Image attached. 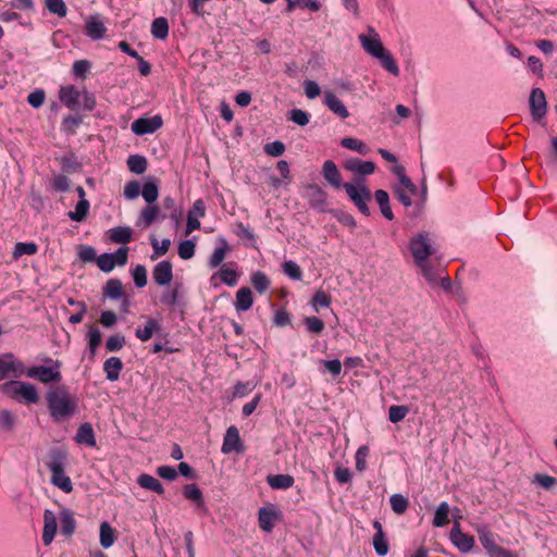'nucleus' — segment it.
<instances>
[{
	"label": "nucleus",
	"mask_w": 557,
	"mask_h": 557,
	"mask_svg": "<svg viewBox=\"0 0 557 557\" xmlns=\"http://www.w3.org/2000/svg\"><path fill=\"white\" fill-rule=\"evenodd\" d=\"M46 400L49 413L55 422L72 418L77 411L78 398L72 395L65 385L49 389Z\"/></svg>",
	"instance_id": "obj_1"
},
{
	"label": "nucleus",
	"mask_w": 557,
	"mask_h": 557,
	"mask_svg": "<svg viewBox=\"0 0 557 557\" xmlns=\"http://www.w3.org/2000/svg\"><path fill=\"white\" fill-rule=\"evenodd\" d=\"M410 251L417 265L422 270L429 281L435 280L432 269L428 264L429 257L435 253L428 233H421L410 240Z\"/></svg>",
	"instance_id": "obj_2"
},
{
	"label": "nucleus",
	"mask_w": 557,
	"mask_h": 557,
	"mask_svg": "<svg viewBox=\"0 0 557 557\" xmlns=\"http://www.w3.org/2000/svg\"><path fill=\"white\" fill-rule=\"evenodd\" d=\"M66 455L60 450L52 451L47 467L51 472V483L64 493H71L73 485L71 479L65 474L64 463Z\"/></svg>",
	"instance_id": "obj_3"
},
{
	"label": "nucleus",
	"mask_w": 557,
	"mask_h": 557,
	"mask_svg": "<svg viewBox=\"0 0 557 557\" xmlns=\"http://www.w3.org/2000/svg\"><path fill=\"white\" fill-rule=\"evenodd\" d=\"M479 541L490 557H519L517 552L504 548L495 542L494 533L486 527L476 529Z\"/></svg>",
	"instance_id": "obj_4"
},
{
	"label": "nucleus",
	"mask_w": 557,
	"mask_h": 557,
	"mask_svg": "<svg viewBox=\"0 0 557 557\" xmlns=\"http://www.w3.org/2000/svg\"><path fill=\"white\" fill-rule=\"evenodd\" d=\"M343 188L347 193L350 200L355 203V206L359 209V211L366 215H370V209L368 207V202L371 201L372 195L370 189L361 184V180L356 181V185L351 183H345Z\"/></svg>",
	"instance_id": "obj_5"
},
{
	"label": "nucleus",
	"mask_w": 557,
	"mask_h": 557,
	"mask_svg": "<svg viewBox=\"0 0 557 557\" xmlns=\"http://www.w3.org/2000/svg\"><path fill=\"white\" fill-rule=\"evenodd\" d=\"M46 362H52V359L46 358ZM61 363L59 361H53L52 367H44V366H34L25 369V374L30 379H36L41 383H59L62 380V375L60 372Z\"/></svg>",
	"instance_id": "obj_6"
},
{
	"label": "nucleus",
	"mask_w": 557,
	"mask_h": 557,
	"mask_svg": "<svg viewBox=\"0 0 557 557\" xmlns=\"http://www.w3.org/2000/svg\"><path fill=\"white\" fill-rule=\"evenodd\" d=\"M163 125V120L160 115H154L152 117H139L135 120L131 128L136 135H146L152 134Z\"/></svg>",
	"instance_id": "obj_7"
},
{
	"label": "nucleus",
	"mask_w": 557,
	"mask_h": 557,
	"mask_svg": "<svg viewBox=\"0 0 557 557\" xmlns=\"http://www.w3.org/2000/svg\"><path fill=\"white\" fill-rule=\"evenodd\" d=\"M24 364L14 359L12 354H4L0 356V381L8 377L10 374L20 376L24 374Z\"/></svg>",
	"instance_id": "obj_8"
},
{
	"label": "nucleus",
	"mask_w": 557,
	"mask_h": 557,
	"mask_svg": "<svg viewBox=\"0 0 557 557\" xmlns=\"http://www.w3.org/2000/svg\"><path fill=\"white\" fill-rule=\"evenodd\" d=\"M221 450L225 455L232 454L234 451L243 453L245 450L239 431L235 425H232L226 430Z\"/></svg>",
	"instance_id": "obj_9"
},
{
	"label": "nucleus",
	"mask_w": 557,
	"mask_h": 557,
	"mask_svg": "<svg viewBox=\"0 0 557 557\" xmlns=\"http://www.w3.org/2000/svg\"><path fill=\"white\" fill-rule=\"evenodd\" d=\"M82 92L74 85L62 86L59 90L61 102L70 110L77 111L79 109V99Z\"/></svg>",
	"instance_id": "obj_10"
},
{
	"label": "nucleus",
	"mask_w": 557,
	"mask_h": 557,
	"mask_svg": "<svg viewBox=\"0 0 557 557\" xmlns=\"http://www.w3.org/2000/svg\"><path fill=\"white\" fill-rule=\"evenodd\" d=\"M531 114L534 120H541L546 114L545 94L540 88H534L530 95Z\"/></svg>",
	"instance_id": "obj_11"
},
{
	"label": "nucleus",
	"mask_w": 557,
	"mask_h": 557,
	"mask_svg": "<svg viewBox=\"0 0 557 557\" xmlns=\"http://www.w3.org/2000/svg\"><path fill=\"white\" fill-rule=\"evenodd\" d=\"M450 540L462 553L470 552L474 546V537L463 533L458 523L450 531Z\"/></svg>",
	"instance_id": "obj_12"
},
{
	"label": "nucleus",
	"mask_w": 557,
	"mask_h": 557,
	"mask_svg": "<svg viewBox=\"0 0 557 557\" xmlns=\"http://www.w3.org/2000/svg\"><path fill=\"white\" fill-rule=\"evenodd\" d=\"M371 33L373 36L369 37L367 35H360L359 39L362 45V48L371 55L379 58L384 51L385 48L382 45V41L379 38V35L371 28Z\"/></svg>",
	"instance_id": "obj_13"
},
{
	"label": "nucleus",
	"mask_w": 557,
	"mask_h": 557,
	"mask_svg": "<svg viewBox=\"0 0 557 557\" xmlns=\"http://www.w3.org/2000/svg\"><path fill=\"white\" fill-rule=\"evenodd\" d=\"M152 277L158 285H168L173 278V267L170 261L159 262L152 271Z\"/></svg>",
	"instance_id": "obj_14"
},
{
	"label": "nucleus",
	"mask_w": 557,
	"mask_h": 557,
	"mask_svg": "<svg viewBox=\"0 0 557 557\" xmlns=\"http://www.w3.org/2000/svg\"><path fill=\"white\" fill-rule=\"evenodd\" d=\"M58 523L54 513L46 509L44 512V530H42V542L46 546L50 545L57 533Z\"/></svg>",
	"instance_id": "obj_15"
},
{
	"label": "nucleus",
	"mask_w": 557,
	"mask_h": 557,
	"mask_svg": "<svg viewBox=\"0 0 557 557\" xmlns=\"http://www.w3.org/2000/svg\"><path fill=\"white\" fill-rule=\"evenodd\" d=\"M107 27L100 20L99 15H91L85 24V34L94 40H99L104 37Z\"/></svg>",
	"instance_id": "obj_16"
},
{
	"label": "nucleus",
	"mask_w": 557,
	"mask_h": 557,
	"mask_svg": "<svg viewBox=\"0 0 557 557\" xmlns=\"http://www.w3.org/2000/svg\"><path fill=\"white\" fill-rule=\"evenodd\" d=\"M344 168L347 171L361 175H370L375 171V164L372 161H363L359 158H350L345 161Z\"/></svg>",
	"instance_id": "obj_17"
},
{
	"label": "nucleus",
	"mask_w": 557,
	"mask_h": 557,
	"mask_svg": "<svg viewBox=\"0 0 557 557\" xmlns=\"http://www.w3.org/2000/svg\"><path fill=\"white\" fill-rule=\"evenodd\" d=\"M306 198L314 209L322 210L326 203V193L317 184H309L306 187Z\"/></svg>",
	"instance_id": "obj_18"
},
{
	"label": "nucleus",
	"mask_w": 557,
	"mask_h": 557,
	"mask_svg": "<svg viewBox=\"0 0 557 557\" xmlns=\"http://www.w3.org/2000/svg\"><path fill=\"white\" fill-rule=\"evenodd\" d=\"M322 174L324 180L333 187H343L344 184L342 183V174L334 161L327 160L323 163Z\"/></svg>",
	"instance_id": "obj_19"
},
{
	"label": "nucleus",
	"mask_w": 557,
	"mask_h": 557,
	"mask_svg": "<svg viewBox=\"0 0 557 557\" xmlns=\"http://www.w3.org/2000/svg\"><path fill=\"white\" fill-rule=\"evenodd\" d=\"M324 103L327 108L341 119H346L349 116V112L343 101L333 92H325Z\"/></svg>",
	"instance_id": "obj_20"
},
{
	"label": "nucleus",
	"mask_w": 557,
	"mask_h": 557,
	"mask_svg": "<svg viewBox=\"0 0 557 557\" xmlns=\"http://www.w3.org/2000/svg\"><path fill=\"white\" fill-rule=\"evenodd\" d=\"M123 369V362L119 357H110L103 363V371L107 380L115 382L120 377V373Z\"/></svg>",
	"instance_id": "obj_21"
},
{
	"label": "nucleus",
	"mask_w": 557,
	"mask_h": 557,
	"mask_svg": "<svg viewBox=\"0 0 557 557\" xmlns=\"http://www.w3.org/2000/svg\"><path fill=\"white\" fill-rule=\"evenodd\" d=\"M160 324L157 320L152 318H148L144 326H138L136 329V337L141 342L149 341L154 333L160 331Z\"/></svg>",
	"instance_id": "obj_22"
},
{
	"label": "nucleus",
	"mask_w": 557,
	"mask_h": 557,
	"mask_svg": "<svg viewBox=\"0 0 557 557\" xmlns=\"http://www.w3.org/2000/svg\"><path fill=\"white\" fill-rule=\"evenodd\" d=\"M75 441L78 444H85L89 447L96 446L95 432L90 423L82 424L75 435Z\"/></svg>",
	"instance_id": "obj_23"
},
{
	"label": "nucleus",
	"mask_w": 557,
	"mask_h": 557,
	"mask_svg": "<svg viewBox=\"0 0 557 557\" xmlns=\"http://www.w3.org/2000/svg\"><path fill=\"white\" fill-rule=\"evenodd\" d=\"M267 482L273 490H288L294 485L295 480L289 474H270L267 476Z\"/></svg>",
	"instance_id": "obj_24"
},
{
	"label": "nucleus",
	"mask_w": 557,
	"mask_h": 557,
	"mask_svg": "<svg viewBox=\"0 0 557 557\" xmlns=\"http://www.w3.org/2000/svg\"><path fill=\"white\" fill-rule=\"evenodd\" d=\"M253 304L252 293L249 287H240L236 293L235 308L237 311H247Z\"/></svg>",
	"instance_id": "obj_25"
},
{
	"label": "nucleus",
	"mask_w": 557,
	"mask_h": 557,
	"mask_svg": "<svg viewBox=\"0 0 557 557\" xmlns=\"http://www.w3.org/2000/svg\"><path fill=\"white\" fill-rule=\"evenodd\" d=\"M17 387L20 389V401H24L27 405L38 403L39 395L35 385L22 382Z\"/></svg>",
	"instance_id": "obj_26"
},
{
	"label": "nucleus",
	"mask_w": 557,
	"mask_h": 557,
	"mask_svg": "<svg viewBox=\"0 0 557 557\" xmlns=\"http://www.w3.org/2000/svg\"><path fill=\"white\" fill-rule=\"evenodd\" d=\"M137 483L146 490L152 491L159 495L164 493V488L160 481L150 474L143 473L137 478Z\"/></svg>",
	"instance_id": "obj_27"
},
{
	"label": "nucleus",
	"mask_w": 557,
	"mask_h": 557,
	"mask_svg": "<svg viewBox=\"0 0 557 557\" xmlns=\"http://www.w3.org/2000/svg\"><path fill=\"white\" fill-rule=\"evenodd\" d=\"M374 197H375L377 205L380 206L381 213L383 214V216L386 218L387 220L392 221L394 219V214H393L392 208L389 206V196H388L387 191H385L383 189H377L374 193Z\"/></svg>",
	"instance_id": "obj_28"
},
{
	"label": "nucleus",
	"mask_w": 557,
	"mask_h": 557,
	"mask_svg": "<svg viewBox=\"0 0 557 557\" xmlns=\"http://www.w3.org/2000/svg\"><path fill=\"white\" fill-rule=\"evenodd\" d=\"M124 295L123 284L117 278H110L103 287V296L110 299H120Z\"/></svg>",
	"instance_id": "obj_29"
},
{
	"label": "nucleus",
	"mask_w": 557,
	"mask_h": 557,
	"mask_svg": "<svg viewBox=\"0 0 557 557\" xmlns=\"http://www.w3.org/2000/svg\"><path fill=\"white\" fill-rule=\"evenodd\" d=\"M87 341L88 349L90 351L91 357H94L102 342L101 332L96 324L88 325Z\"/></svg>",
	"instance_id": "obj_30"
},
{
	"label": "nucleus",
	"mask_w": 557,
	"mask_h": 557,
	"mask_svg": "<svg viewBox=\"0 0 557 557\" xmlns=\"http://www.w3.org/2000/svg\"><path fill=\"white\" fill-rule=\"evenodd\" d=\"M216 277L220 278L221 282L228 286H235L238 281V273L226 265H223L216 273L212 275V281Z\"/></svg>",
	"instance_id": "obj_31"
},
{
	"label": "nucleus",
	"mask_w": 557,
	"mask_h": 557,
	"mask_svg": "<svg viewBox=\"0 0 557 557\" xmlns=\"http://www.w3.org/2000/svg\"><path fill=\"white\" fill-rule=\"evenodd\" d=\"M109 238L116 244H127L132 240V230L126 226L113 227L109 231Z\"/></svg>",
	"instance_id": "obj_32"
},
{
	"label": "nucleus",
	"mask_w": 557,
	"mask_h": 557,
	"mask_svg": "<svg viewBox=\"0 0 557 557\" xmlns=\"http://www.w3.org/2000/svg\"><path fill=\"white\" fill-rule=\"evenodd\" d=\"M276 517L273 510L261 508L258 517L260 528L265 532H271L274 528Z\"/></svg>",
	"instance_id": "obj_33"
},
{
	"label": "nucleus",
	"mask_w": 557,
	"mask_h": 557,
	"mask_svg": "<svg viewBox=\"0 0 557 557\" xmlns=\"http://www.w3.org/2000/svg\"><path fill=\"white\" fill-rule=\"evenodd\" d=\"M151 34L157 39L164 40L169 36V23L165 17H157L151 24Z\"/></svg>",
	"instance_id": "obj_34"
},
{
	"label": "nucleus",
	"mask_w": 557,
	"mask_h": 557,
	"mask_svg": "<svg viewBox=\"0 0 557 557\" xmlns=\"http://www.w3.org/2000/svg\"><path fill=\"white\" fill-rule=\"evenodd\" d=\"M60 519H61V532L66 536H71L74 533L75 528H76V522L73 517V513L70 510L64 509L61 511Z\"/></svg>",
	"instance_id": "obj_35"
},
{
	"label": "nucleus",
	"mask_w": 557,
	"mask_h": 557,
	"mask_svg": "<svg viewBox=\"0 0 557 557\" xmlns=\"http://www.w3.org/2000/svg\"><path fill=\"white\" fill-rule=\"evenodd\" d=\"M127 166L135 174H143L148 168L147 159L139 154H132L127 159Z\"/></svg>",
	"instance_id": "obj_36"
},
{
	"label": "nucleus",
	"mask_w": 557,
	"mask_h": 557,
	"mask_svg": "<svg viewBox=\"0 0 557 557\" xmlns=\"http://www.w3.org/2000/svg\"><path fill=\"white\" fill-rule=\"evenodd\" d=\"M37 251L38 246L35 243H17L14 246L12 258L14 261H17L22 256H33L37 253Z\"/></svg>",
	"instance_id": "obj_37"
},
{
	"label": "nucleus",
	"mask_w": 557,
	"mask_h": 557,
	"mask_svg": "<svg viewBox=\"0 0 557 557\" xmlns=\"http://www.w3.org/2000/svg\"><path fill=\"white\" fill-rule=\"evenodd\" d=\"M89 201L87 199H79L75 210L69 212V218L76 222L84 221L89 212Z\"/></svg>",
	"instance_id": "obj_38"
},
{
	"label": "nucleus",
	"mask_w": 557,
	"mask_h": 557,
	"mask_svg": "<svg viewBox=\"0 0 557 557\" xmlns=\"http://www.w3.org/2000/svg\"><path fill=\"white\" fill-rule=\"evenodd\" d=\"M331 302V295L322 289L317 290L311 300V305L315 312H319L320 308L330 307Z\"/></svg>",
	"instance_id": "obj_39"
},
{
	"label": "nucleus",
	"mask_w": 557,
	"mask_h": 557,
	"mask_svg": "<svg viewBox=\"0 0 557 557\" xmlns=\"http://www.w3.org/2000/svg\"><path fill=\"white\" fill-rule=\"evenodd\" d=\"M341 145L344 148L357 151L358 153L366 156L369 153V147L361 140L352 137L342 139Z\"/></svg>",
	"instance_id": "obj_40"
},
{
	"label": "nucleus",
	"mask_w": 557,
	"mask_h": 557,
	"mask_svg": "<svg viewBox=\"0 0 557 557\" xmlns=\"http://www.w3.org/2000/svg\"><path fill=\"white\" fill-rule=\"evenodd\" d=\"M183 495L186 499L195 502L198 506H203L202 492L196 484H187L183 490Z\"/></svg>",
	"instance_id": "obj_41"
},
{
	"label": "nucleus",
	"mask_w": 557,
	"mask_h": 557,
	"mask_svg": "<svg viewBox=\"0 0 557 557\" xmlns=\"http://www.w3.org/2000/svg\"><path fill=\"white\" fill-rule=\"evenodd\" d=\"M448 515H449V506H448V504L445 503V502L441 503L440 506L437 507L436 511H435L434 519H433V524L435 527H444V525H446L449 522Z\"/></svg>",
	"instance_id": "obj_42"
},
{
	"label": "nucleus",
	"mask_w": 557,
	"mask_h": 557,
	"mask_svg": "<svg viewBox=\"0 0 557 557\" xmlns=\"http://www.w3.org/2000/svg\"><path fill=\"white\" fill-rule=\"evenodd\" d=\"M114 540V530L108 522H102L100 525V544L108 548L113 545Z\"/></svg>",
	"instance_id": "obj_43"
},
{
	"label": "nucleus",
	"mask_w": 557,
	"mask_h": 557,
	"mask_svg": "<svg viewBox=\"0 0 557 557\" xmlns=\"http://www.w3.org/2000/svg\"><path fill=\"white\" fill-rule=\"evenodd\" d=\"M251 283L255 289L260 294H263L270 287V280L263 272L260 271L255 272L251 275Z\"/></svg>",
	"instance_id": "obj_44"
},
{
	"label": "nucleus",
	"mask_w": 557,
	"mask_h": 557,
	"mask_svg": "<svg viewBox=\"0 0 557 557\" xmlns=\"http://www.w3.org/2000/svg\"><path fill=\"white\" fill-rule=\"evenodd\" d=\"M391 507L393 511L397 515H403L406 512L409 506V502L400 494H394L389 498Z\"/></svg>",
	"instance_id": "obj_45"
},
{
	"label": "nucleus",
	"mask_w": 557,
	"mask_h": 557,
	"mask_svg": "<svg viewBox=\"0 0 557 557\" xmlns=\"http://www.w3.org/2000/svg\"><path fill=\"white\" fill-rule=\"evenodd\" d=\"M15 426V416L8 409H0V429L12 432Z\"/></svg>",
	"instance_id": "obj_46"
},
{
	"label": "nucleus",
	"mask_w": 557,
	"mask_h": 557,
	"mask_svg": "<svg viewBox=\"0 0 557 557\" xmlns=\"http://www.w3.org/2000/svg\"><path fill=\"white\" fill-rule=\"evenodd\" d=\"M45 7L50 13L64 17L67 13V8L63 0H45Z\"/></svg>",
	"instance_id": "obj_47"
},
{
	"label": "nucleus",
	"mask_w": 557,
	"mask_h": 557,
	"mask_svg": "<svg viewBox=\"0 0 557 557\" xmlns=\"http://www.w3.org/2000/svg\"><path fill=\"white\" fill-rule=\"evenodd\" d=\"M532 483L540 485L544 490H552L557 485V479L548 474L535 473Z\"/></svg>",
	"instance_id": "obj_48"
},
{
	"label": "nucleus",
	"mask_w": 557,
	"mask_h": 557,
	"mask_svg": "<svg viewBox=\"0 0 557 557\" xmlns=\"http://www.w3.org/2000/svg\"><path fill=\"white\" fill-rule=\"evenodd\" d=\"M372 543L377 555L385 556L388 553L389 546L385 540L384 532H376L373 535Z\"/></svg>",
	"instance_id": "obj_49"
},
{
	"label": "nucleus",
	"mask_w": 557,
	"mask_h": 557,
	"mask_svg": "<svg viewBox=\"0 0 557 557\" xmlns=\"http://www.w3.org/2000/svg\"><path fill=\"white\" fill-rule=\"evenodd\" d=\"M141 195H143L144 199L149 205L153 203L158 199V196H159V189H158L157 184L153 182L145 183V185L141 189Z\"/></svg>",
	"instance_id": "obj_50"
},
{
	"label": "nucleus",
	"mask_w": 557,
	"mask_h": 557,
	"mask_svg": "<svg viewBox=\"0 0 557 557\" xmlns=\"http://www.w3.org/2000/svg\"><path fill=\"white\" fill-rule=\"evenodd\" d=\"M377 59L381 61V63L385 70H387L389 73H392L394 75H398V73H399L398 65L395 62L392 54L387 50H385Z\"/></svg>",
	"instance_id": "obj_51"
},
{
	"label": "nucleus",
	"mask_w": 557,
	"mask_h": 557,
	"mask_svg": "<svg viewBox=\"0 0 557 557\" xmlns=\"http://www.w3.org/2000/svg\"><path fill=\"white\" fill-rule=\"evenodd\" d=\"M151 246L153 248V255L151 256L152 259H157L163 255H165L171 246V240L169 238H164L159 243L158 239L153 238L151 240Z\"/></svg>",
	"instance_id": "obj_52"
},
{
	"label": "nucleus",
	"mask_w": 557,
	"mask_h": 557,
	"mask_svg": "<svg viewBox=\"0 0 557 557\" xmlns=\"http://www.w3.org/2000/svg\"><path fill=\"white\" fill-rule=\"evenodd\" d=\"M409 409L407 406H391L388 409V419L393 423L400 422L408 414Z\"/></svg>",
	"instance_id": "obj_53"
},
{
	"label": "nucleus",
	"mask_w": 557,
	"mask_h": 557,
	"mask_svg": "<svg viewBox=\"0 0 557 557\" xmlns=\"http://www.w3.org/2000/svg\"><path fill=\"white\" fill-rule=\"evenodd\" d=\"M159 213L160 209L158 206L150 205L145 207L140 212V216L145 222V226H150L154 222Z\"/></svg>",
	"instance_id": "obj_54"
},
{
	"label": "nucleus",
	"mask_w": 557,
	"mask_h": 557,
	"mask_svg": "<svg viewBox=\"0 0 557 557\" xmlns=\"http://www.w3.org/2000/svg\"><path fill=\"white\" fill-rule=\"evenodd\" d=\"M283 271L286 275H288L293 280H301L302 271L300 267L295 261H285L283 263Z\"/></svg>",
	"instance_id": "obj_55"
},
{
	"label": "nucleus",
	"mask_w": 557,
	"mask_h": 557,
	"mask_svg": "<svg viewBox=\"0 0 557 557\" xmlns=\"http://www.w3.org/2000/svg\"><path fill=\"white\" fill-rule=\"evenodd\" d=\"M227 250L228 247L226 244L222 247L215 248L210 257L209 265L211 268H218L225 259Z\"/></svg>",
	"instance_id": "obj_56"
},
{
	"label": "nucleus",
	"mask_w": 557,
	"mask_h": 557,
	"mask_svg": "<svg viewBox=\"0 0 557 557\" xmlns=\"http://www.w3.org/2000/svg\"><path fill=\"white\" fill-rule=\"evenodd\" d=\"M97 265L103 272H110L115 267V261L113 260V256L111 253H102L96 259Z\"/></svg>",
	"instance_id": "obj_57"
},
{
	"label": "nucleus",
	"mask_w": 557,
	"mask_h": 557,
	"mask_svg": "<svg viewBox=\"0 0 557 557\" xmlns=\"http://www.w3.org/2000/svg\"><path fill=\"white\" fill-rule=\"evenodd\" d=\"M20 381H9L1 385V391L7 396L20 400V389L17 385H21Z\"/></svg>",
	"instance_id": "obj_58"
},
{
	"label": "nucleus",
	"mask_w": 557,
	"mask_h": 557,
	"mask_svg": "<svg viewBox=\"0 0 557 557\" xmlns=\"http://www.w3.org/2000/svg\"><path fill=\"white\" fill-rule=\"evenodd\" d=\"M307 330L311 333L319 334L324 330V322L318 317H308L305 319Z\"/></svg>",
	"instance_id": "obj_59"
},
{
	"label": "nucleus",
	"mask_w": 557,
	"mask_h": 557,
	"mask_svg": "<svg viewBox=\"0 0 557 557\" xmlns=\"http://www.w3.org/2000/svg\"><path fill=\"white\" fill-rule=\"evenodd\" d=\"M51 186L55 191L64 193L70 188V181L63 174L54 175L51 180Z\"/></svg>",
	"instance_id": "obj_60"
},
{
	"label": "nucleus",
	"mask_w": 557,
	"mask_h": 557,
	"mask_svg": "<svg viewBox=\"0 0 557 557\" xmlns=\"http://www.w3.org/2000/svg\"><path fill=\"white\" fill-rule=\"evenodd\" d=\"M195 244L191 240H184L178 245V256L188 260L195 255Z\"/></svg>",
	"instance_id": "obj_61"
},
{
	"label": "nucleus",
	"mask_w": 557,
	"mask_h": 557,
	"mask_svg": "<svg viewBox=\"0 0 557 557\" xmlns=\"http://www.w3.org/2000/svg\"><path fill=\"white\" fill-rule=\"evenodd\" d=\"M125 345V337L123 335H112L107 339L106 348L109 351H119Z\"/></svg>",
	"instance_id": "obj_62"
},
{
	"label": "nucleus",
	"mask_w": 557,
	"mask_h": 557,
	"mask_svg": "<svg viewBox=\"0 0 557 557\" xmlns=\"http://www.w3.org/2000/svg\"><path fill=\"white\" fill-rule=\"evenodd\" d=\"M285 151V145L282 141L275 140L264 146V152L271 157H280Z\"/></svg>",
	"instance_id": "obj_63"
},
{
	"label": "nucleus",
	"mask_w": 557,
	"mask_h": 557,
	"mask_svg": "<svg viewBox=\"0 0 557 557\" xmlns=\"http://www.w3.org/2000/svg\"><path fill=\"white\" fill-rule=\"evenodd\" d=\"M289 119L300 126H305L309 123V114L300 109H293L289 112Z\"/></svg>",
	"instance_id": "obj_64"
}]
</instances>
